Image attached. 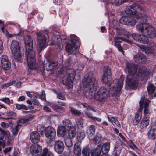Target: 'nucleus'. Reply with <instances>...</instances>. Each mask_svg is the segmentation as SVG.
I'll return each mask as SVG.
<instances>
[{
	"label": "nucleus",
	"mask_w": 156,
	"mask_h": 156,
	"mask_svg": "<svg viewBox=\"0 0 156 156\" xmlns=\"http://www.w3.org/2000/svg\"><path fill=\"white\" fill-rule=\"evenodd\" d=\"M70 110L73 115L79 116L81 114V112L80 111L75 109L72 107L70 108Z\"/></svg>",
	"instance_id": "79ce46f5"
},
{
	"label": "nucleus",
	"mask_w": 156,
	"mask_h": 156,
	"mask_svg": "<svg viewBox=\"0 0 156 156\" xmlns=\"http://www.w3.org/2000/svg\"><path fill=\"white\" fill-rule=\"evenodd\" d=\"M95 126L94 125H90L88 127L87 131V133L89 136H92L95 133Z\"/></svg>",
	"instance_id": "a878e982"
},
{
	"label": "nucleus",
	"mask_w": 156,
	"mask_h": 156,
	"mask_svg": "<svg viewBox=\"0 0 156 156\" xmlns=\"http://www.w3.org/2000/svg\"><path fill=\"white\" fill-rule=\"evenodd\" d=\"M102 147L101 145L97 146L95 151L94 156H101L100 154L102 152Z\"/></svg>",
	"instance_id": "473e14b6"
},
{
	"label": "nucleus",
	"mask_w": 156,
	"mask_h": 156,
	"mask_svg": "<svg viewBox=\"0 0 156 156\" xmlns=\"http://www.w3.org/2000/svg\"><path fill=\"white\" fill-rule=\"evenodd\" d=\"M36 34L37 36V48L39 51H41L47 46L49 37L46 32H36Z\"/></svg>",
	"instance_id": "39448f33"
},
{
	"label": "nucleus",
	"mask_w": 156,
	"mask_h": 156,
	"mask_svg": "<svg viewBox=\"0 0 156 156\" xmlns=\"http://www.w3.org/2000/svg\"><path fill=\"white\" fill-rule=\"evenodd\" d=\"M6 115L8 116L16 117V114L13 111H10L6 112Z\"/></svg>",
	"instance_id": "8fccbe9b"
},
{
	"label": "nucleus",
	"mask_w": 156,
	"mask_h": 156,
	"mask_svg": "<svg viewBox=\"0 0 156 156\" xmlns=\"http://www.w3.org/2000/svg\"><path fill=\"white\" fill-rule=\"evenodd\" d=\"M66 129L63 126H60L57 130L58 136L60 137H62L64 136L66 133Z\"/></svg>",
	"instance_id": "b1692460"
},
{
	"label": "nucleus",
	"mask_w": 156,
	"mask_h": 156,
	"mask_svg": "<svg viewBox=\"0 0 156 156\" xmlns=\"http://www.w3.org/2000/svg\"><path fill=\"white\" fill-rule=\"evenodd\" d=\"M57 97L62 100H64L65 98L64 95L61 93L58 92L57 94Z\"/></svg>",
	"instance_id": "5fc2aeb1"
},
{
	"label": "nucleus",
	"mask_w": 156,
	"mask_h": 156,
	"mask_svg": "<svg viewBox=\"0 0 156 156\" xmlns=\"http://www.w3.org/2000/svg\"><path fill=\"white\" fill-rule=\"evenodd\" d=\"M62 126L66 128V129H69L74 127L71 121L69 119H64L62 121Z\"/></svg>",
	"instance_id": "4be33fe9"
},
{
	"label": "nucleus",
	"mask_w": 156,
	"mask_h": 156,
	"mask_svg": "<svg viewBox=\"0 0 156 156\" xmlns=\"http://www.w3.org/2000/svg\"><path fill=\"white\" fill-rule=\"evenodd\" d=\"M32 103L34 105L37 106H38L40 105V103L38 101L35 99L32 101Z\"/></svg>",
	"instance_id": "69168bd1"
},
{
	"label": "nucleus",
	"mask_w": 156,
	"mask_h": 156,
	"mask_svg": "<svg viewBox=\"0 0 156 156\" xmlns=\"http://www.w3.org/2000/svg\"><path fill=\"white\" fill-rule=\"evenodd\" d=\"M22 36L21 34V33L20 32H19L17 34H8V36L9 37H14L15 36Z\"/></svg>",
	"instance_id": "052dcab7"
},
{
	"label": "nucleus",
	"mask_w": 156,
	"mask_h": 156,
	"mask_svg": "<svg viewBox=\"0 0 156 156\" xmlns=\"http://www.w3.org/2000/svg\"><path fill=\"white\" fill-rule=\"evenodd\" d=\"M2 68L5 70H8L10 67V64L9 61L1 63Z\"/></svg>",
	"instance_id": "58836bf2"
},
{
	"label": "nucleus",
	"mask_w": 156,
	"mask_h": 156,
	"mask_svg": "<svg viewBox=\"0 0 156 156\" xmlns=\"http://www.w3.org/2000/svg\"><path fill=\"white\" fill-rule=\"evenodd\" d=\"M73 151L76 156H80L81 151V148L79 145L76 144H74Z\"/></svg>",
	"instance_id": "cd10ccee"
},
{
	"label": "nucleus",
	"mask_w": 156,
	"mask_h": 156,
	"mask_svg": "<svg viewBox=\"0 0 156 156\" xmlns=\"http://www.w3.org/2000/svg\"><path fill=\"white\" fill-rule=\"evenodd\" d=\"M1 63H3L5 62L8 61L7 56L6 55H2L1 57Z\"/></svg>",
	"instance_id": "3c124183"
},
{
	"label": "nucleus",
	"mask_w": 156,
	"mask_h": 156,
	"mask_svg": "<svg viewBox=\"0 0 156 156\" xmlns=\"http://www.w3.org/2000/svg\"><path fill=\"white\" fill-rule=\"evenodd\" d=\"M109 92L104 87H101L95 95L94 99L99 101H104L108 97Z\"/></svg>",
	"instance_id": "1a4fd4ad"
},
{
	"label": "nucleus",
	"mask_w": 156,
	"mask_h": 156,
	"mask_svg": "<svg viewBox=\"0 0 156 156\" xmlns=\"http://www.w3.org/2000/svg\"><path fill=\"white\" fill-rule=\"evenodd\" d=\"M10 49L15 61L21 62L22 55L19 42L16 40L12 41L10 44Z\"/></svg>",
	"instance_id": "0eeeda50"
},
{
	"label": "nucleus",
	"mask_w": 156,
	"mask_h": 156,
	"mask_svg": "<svg viewBox=\"0 0 156 156\" xmlns=\"http://www.w3.org/2000/svg\"><path fill=\"white\" fill-rule=\"evenodd\" d=\"M1 101L8 105H9L11 103V101L8 98L6 97L2 98L1 99Z\"/></svg>",
	"instance_id": "603ef678"
},
{
	"label": "nucleus",
	"mask_w": 156,
	"mask_h": 156,
	"mask_svg": "<svg viewBox=\"0 0 156 156\" xmlns=\"http://www.w3.org/2000/svg\"><path fill=\"white\" fill-rule=\"evenodd\" d=\"M41 97L40 98H41L42 100H44V99H45V91H43L42 92V94L41 95H40Z\"/></svg>",
	"instance_id": "774afa93"
},
{
	"label": "nucleus",
	"mask_w": 156,
	"mask_h": 156,
	"mask_svg": "<svg viewBox=\"0 0 156 156\" xmlns=\"http://www.w3.org/2000/svg\"><path fill=\"white\" fill-rule=\"evenodd\" d=\"M120 42L118 41H114V45L116 46L118 50L121 52L122 54H124V51L122 50V47L120 44Z\"/></svg>",
	"instance_id": "c9c22d12"
},
{
	"label": "nucleus",
	"mask_w": 156,
	"mask_h": 156,
	"mask_svg": "<svg viewBox=\"0 0 156 156\" xmlns=\"http://www.w3.org/2000/svg\"><path fill=\"white\" fill-rule=\"evenodd\" d=\"M45 134L46 137L48 140L49 142L51 143L53 141L56 136L55 130L52 127L48 126L45 129Z\"/></svg>",
	"instance_id": "f8f14e48"
},
{
	"label": "nucleus",
	"mask_w": 156,
	"mask_h": 156,
	"mask_svg": "<svg viewBox=\"0 0 156 156\" xmlns=\"http://www.w3.org/2000/svg\"><path fill=\"white\" fill-rule=\"evenodd\" d=\"M26 48V56L28 65L30 69L36 68L35 52L32 50L33 40L30 36L27 35L24 38Z\"/></svg>",
	"instance_id": "20e7f679"
},
{
	"label": "nucleus",
	"mask_w": 156,
	"mask_h": 156,
	"mask_svg": "<svg viewBox=\"0 0 156 156\" xmlns=\"http://www.w3.org/2000/svg\"><path fill=\"white\" fill-rule=\"evenodd\" d=\"M58 64L57 61H50L47 60L44 61V69L48 71L52 70L55 67L57 66Z\"/></svg>",
	"instance_id": "4468645a"
},
{
	"label": "nucleus",
	"mask_w": 156,
	"mask_h": 156,
	"mask_svg": "<svg viewBox=\"0 0 156 156\" xmlns=\"http://www.w3.org/2000/svg\"><path fill=\"white\" fill-rule=\"evenodd\" d=\"M148 135L149 137L152 139H154L156 138V129L151 127L149 131Z\"/></svg>",
	"instance_id": "393cba45"
},
{
	"label": "nucleus",
	"mask_w": 156,
	"mask_h": 156,
	"mask_svg": "<svg viewBox=\"0 0 156 156\" xmlns=\"http://www.w3.org/2000/svg\"><path fill=\"white\" fill-rule=\"evenodd\" d=\"M64 111V108L63 107L59 106L58 107V109H57L56 111L59 112L60 113H62Z\"/></svg>",
	"instance_id": "0e129e2a"
},
{
	"label": "nucleus",
	"mask_w": 156,
	"mask_h": 156,
	"mask_svg": "<svg viewBox=\"0 0 156 156\" xmlns=\"http://www.w3.org/2000/svg\"><path fill=\"white\" fill-rule=\"evenodd\" d=\"M127 0H114V3L116 4H121Z\"/></svg>",
	"instance_id": "4d7b16f0"
},
{
	"label": "nucleus",
	"mask_w": 156,
	"mask_h": 156,
	"mask_svg": "<svg viewBox=\"0 0 156 156\" xmlns=\"http://www.w3.org/2000/svg\"><path fill=\"white\" fill-rule=\"evenodd\" d=\"M59 37H58V41H57V42H55V45L57 46V49H58L60 50L62 48V47H61V39L60 38V37L58 36ZM55 44V43H51L50 44L51 45H53V44Z\"/></svg>",
	"instance_id": "a18cd8bd"
},
{
	"label": "nucleus",
	"mask_w": 156,
	"mask_h": 156,
	"mask_svg": "<svg viewBox=\"0 0 156 156\" xmlns=\"http://www.w3.org/2000/svg\"><path fill=\"white\" fill-rule=\"evenodd\" d=\"M149 119L144 117L141 122V126L142 128H144L147 127L149 124Z\"/></svg>",
	"instance_id": "e433bc0d"
},
{
	"label": "nucleus",
	"mask_w": 156,
	"mask_h": 156,
	"mask_svg": "<svg viewBox=\"0 0 156 156\" xmlns=\"http://www.w3.org/2000/svg\"><path fill=\"white\" fill-rule=\"evenodd\" d=\"M0 125L2 127L5 128H7L9 126V125L8 124L4 122H1Z\"/></svg>",
	"instance_id": "13d9d810"
},
{
	"label": "nucleus",
	"mask_w": 156,
	"mask_h": 156,
	"mask_svg": "<svg viewBox=\"0 0 156 156\" xmlns=\"http://www.w3.org/2000/svg\"><path fill=\"white\" fill-rule=\"evenodd\" d=\"M40 156H53L52 153L48 150L44 148L43 150L42 153Z\"/></svg>",
	"instance_id": "4c0bfd02"
},
{
	"label": "nucleus",
	"mask_w": 156,
	"mask_h": 156,
	"mask_svg": "<svg viewBox=\"0 0 156 156\" xmlns=\"http://www.w3.org/2000/svg\"><path fill=\"white\" fill-rule=\"evenodd\" d=\"M30 138L33 143H37L40 138V134L36 131L32 132L30 134Z\"/></svg>",
	"instance_id": "a211bd4d"
},
{
	"label": "nucleus",
	"mask_w": 156,
	"mask_h": 156,
	"mask_svg": "<svg viewBox=\"0 0 156 156\" xmlns=\"http://www.w3.org/2000/svg\"><path fill=\"white\" fill-rule=\"evenodd\" d=\"M3 48L2 42L0 39V55L3 52Z\"/></svg>",
	"instance_id": "e2e57ef3"
},
{
	"label": "nucleus",
	"mask_w": 156,
	"mask_h": 156,
	"mask_svg": "<svg viewBox=\"0 0 156 156\" xmlns=\"http://www.w3.org/2000/svg\"><path fill=\"white\" fill-rule=\"evenodd\" d=\"M72 139L67 138L65 140V142L66 146L68 147H70L73 145Z\"/></svg>",
	"instance_id": "c03bdc74"
},
{
	"label": "nucleus",
	"mask_w": 156,
	"mask_h": 156,
	"mask_svg": "<svg viewBox=\"0 0 156 156\" xmlns=\"http://www.w3.org/2000/svg\"><path fill=\"white\" fill-rule=\"evenodd\" d=\"M28 122V120L26 119H23L18 120L17 123L18 124L20 123H24Z\"/></svg>",
	"instance_id": "6e6d98bb"
},
{
	"label": "nucleus",
	"mask_w": 156,
	"mask_h": 156,
	"mask_svg": "<svg viewBox=\"0 0 156 156\" xmlns=\"http://www.w3.org/2000/svg\"><path fill=\"white\" fill-rule=\"evenodd\" d=\"M125 11L128 16H123L120 19L119 22L121 24L131 26L134 25L136 23V21L133 17L137 19L144 20L143 16L141 14H139L140 12H144V9L138 4H132L126 8Z\"/></svg>",
	"instance_id": "f03ea898"
},
{
	"label": "nucleus",
	"mask_w": 156,
	"mask_h": 156,
	"mask_svg": "<svg viewBox=\"0 0 156 156\" xmlns=\"http://www.w3.org/2000/svg\"><path fill=\"white\" fill-rule=\"evenodd\" d=\"M85 137L84 134L83 132H80L77 136V139L78 140L81 141L83 140Z\"/></svg>",
	"instance_id": "09e8293b"
},
{
	"label": "nucleus",
	"mask_w": 156,
	"mask_h": 156,
	"mask_svg": "<svg viewBox=\"0 0 156 156\" xmlns=\"http://www.w3.org/2000/svg\"><path fill=\"white\" fill-rule=\"evenodd\" d=\"M140 48L142 49H144L145 52L147 54L152 53L154 51V49L150 47H148L145 48L143 46H138Z\"/></svg>",
	"instance_id": "c85d7f7f"
},
{
	"label": "nucleus",
	"mask_w": 156,
	"mask_h": 156,
	"mask_svg": "<svg viewBox=\"0 0 156 156\" xmlns=\"http://www.w3.org/2000/svg\"><path fill=\"white\" fill-rule=\"evenodd\" d=\"M108 120L112 123L114 122L117 126L119 127L120 125L118 120L113 117L110 118L108 116Z\"/></svg>",
	"instance_id": "a19ab883"
},
{
	"label": "nucleus",
	"mask_w": 156,
	"mask_h": 156,
	"mask_svg": "<svg viewBox=\"0 0 156 156\" xmlns=\"http://www.w3.org/2000/svg\"><path fill=\"white\" fill-rule=\"evenodd\" d=\"M76 49L74 48V46L73 44L71 45L70 44H67L66 45V51L70 54H74L73 52Z\"/></svg>",
	"instance_id": "c756f323"
},
{
	"label": "nucleus",
	"mask_w": 156,
	"mask_h": 156,
	"mask_svg": "<svg viewBox=\"0 0 156 156\" xmlns=\"http://www.w3.org/2000/svg\"><path fill=\"white\" fill-rule=\"evenodd\" d=\"M84 112L85 114L89 118H91L92 119V117H93L92 116V114L90 112H88L87 111H86Z\"/></svg>",
	"instance_id": "338daca9"
},
{
	"label": "nucleus",
	"mask_w": 156,
	"mask_h": 156,
	"mask_svg": "<svg viewBox=\"0 0 156 156\" xmlns=\"http://www.w3.org/2000/svg\"><path fill=\"white\" fill-rule=\"evenodd\" d=\"M103 75L111 76V73L109 67L108 66H105L103 69Z\"/></svg>",
	"instance_id": "37998d69"
},
{
	"label": "nucleus",
	"mask_w": 156,
	"mask_h": 156,
	"mask_svg": "<svg viewBox=\"0 0 156 156\" xmlns=\"http://www.w3.org/2000/svg\"><path fill=\"white\" fill-rule=\"evenodd\" d=\"M81 104L83 106V107L86 108L87 110H91L94 112H96L95 109L86 103H81Z\"/></svg>",
	"instance_id": "49530a36"
},
{
	"label": "nucleus",
	"mask_w": 156,
	"mask_h": 156,
	"mask_svg": "<svg viewBox=\"0 0 156 156\" xmlns=\"http://www.w3.org/2000/svg\"><path fill=\"white\" fill-rule=\"evenodd\" d=\"M124 78L121 76L119 80L116 79L110 84V88L111 93L113 95L118 96L120 94L121 90L123 86Z\"/></svg>",
	"instance_id": "423d86ee"
},
{
	"label": "nucleus",
	"mask_w": 156,
	"mask_h": 156,
	"mask_svg": "<svg viewBox=\"0 0 156 156\" xmlns=\"http://www.w3.org/2000/svg\"><path fill=\"white\" fill-rule=\"evenodd\" d=\"M142 110V107L141 109H140V111H138V113L135 115L134 119L133 120V124L134 125H137L139 122L141 117V112Z\"/></svg>",
	"instance_id": "412c9836"
},
{
	"label": "nucleus",
	"mask_w": 156,
	"mask_h": 156,
	"mask_svg": "<svg viewBox=\"0 0 156 156\" xmlns=\"http://www.w3.org/2000/svg\"><path fill=\"white\" fill-rule=\"evenodd\" d=\"M76 75V72L74 69H67L63 78V83L66 86H68L69 88H72L73 80Z\"/></svg>",
	"instance_id": "6e6552de"
},
{
	"label": "nucleus",
	"mask_w": 156,
	"mask_h": 156,
	"mask_svg": "<svg viewBox=\"0 0 156 156\" xmlns=\"http://www.w3.org/2000/svg\"><path fill=\"white\" fill-rule=\"evenodd\" d=\"M64 145L63 142L61 141L56 142L54 145L55 151L58 153H61L64 149Z\"/></svg>",
	"instance_id": "f3484780"
},
{
	"label": "nucleus",
	"mask_w": 156,
	"mask_h": 156,
	"mask_svg": "<svg viewBox=\"0 0 156 156\" xmlns=\"http://www.w3.org/2000/svg\"><path fill=\"white\" fill-rule=\"evenodd\" d=\"M145 35V34H140L135 33L132 34V36L133 38L136 41L146 44L148 42L149 40Z\"/></svg>",
	"instance_id": "ddd939ff"
},
{
	"label": "nucleus",
	"mask_w": 156,
	"mask_h": 156,
	"mask_svg": "<svg viewBox=\"0 0 156 156\" xmlns=\"http://www.w3.org/2000/svg\"><path fill=\"white\" fill-rule=\"evenodd\" d=\"M129 147L133 149H134V148L138 149L137 147L133 142H132L131 144L129 145Z\"/></svg>",
	"instance_id": "680f3d73"
},
{
	"label": "nucleus",
	"mask_w": 156,
	"mask_h": 156,
	"mask_svg": "<svg viewBox=\"0 0 156 156\" xmlns=\"http://www.w3.org/2000/svg\"><path fill=\"white\" fill-rule=\"evenodd\" d=\"M101 134H97L93 139L94 143L95 144L99 143L101 141Z\"/></svg>",
	"instance_id": "f704fd0d"
},
{
	"label": "nucleus",
	"mask_w": 156,
	"mask_h": 156,
	"mask_svg": "<svg viewBox=\"0 0 156 156\" xmlns=\"http://www.w3.org/2000/svg\"><path fill=\"white\" fill-rule=\"evenodd\" d=\"M21 126V125L18 124L12 129V131L13 135H16L17 134Z\"/></svg>",
	"instance_id": "ea45409f"
},
{
	"label": "nucleus",
	"mask_w": 156,
	"mask_h": 156,
	"mask_svg": "<svg viewBox=\"0 0 156 156\" xmlns=\"http://www.w3.org/2000/svg\"><path fill=\"white\" fill-rule=\"evenodd\" d=\"M83 81L84 86L87 88V90L84 93L86 97L90 99L94 98L95 94L93 91L96 90L98 82L93 77V73L90 72L87 74Z\"/></svg>",
	"instance_id": "7ed1b4c3"
},
{
	"label": "nucleus",
	"mask_w": 156,
	"mask_h": 156,
	"mask_svg": "<svg viewBox=\"0 0 156 156\" xmlns=\"http://www.w3.org/2000/svg\"><path fill=\"white\" fill-rule=\"evenodd\" d=\"M110 144L109 142L105 143L103 145L102 147L103 154H105L108 152L110 149Z\"/></svg>",
	"instance_id": "bb28decb"
},
{
	"label": "nucleus",
	"mask_w": 156,
	"mask_h": 156,
	"mask_svg": "<svg viewBox=\"0 0 156 156\" xmlns=\"http://www.w3.org/2000/svg\"><path fill=\"white\" fill-rule=\"evenodd\" d=\"M68 129V135L69 138L73 139L75 137L76 135V128L74 126Z\"/></svg>",
	"instance_id": "7c9ffc66"
},
{
	"label": "nucleus",
	"mask_w": 156,
	"mask_h": 156,
	"mask_svg": "<svg viewBox=\"0 0 156 156\" xmlns=\"http://www.w3.org/2000/svg\"><path fill=\"white\" fill-rule=\"evenodd\" d=\"M112 80L111 76L103 75L102 81L105 83H108V84Z\"/></svg>",
	"instance_id": "2f4dec72"
},
{
	"label": "nucleus",
	"mask_w": 156,
	"mask_h": 156,
	"mask_svg": "<svg viewBox=\"0 0 156 156\" xmlns=\"http://www.w3.org/2000/svg\"><path fill=\"white\" fill-rule=\"evenodd\" d=\"M72 44L74 46V48L77 49L80 46V43L78 40V38L74 36L71 39Z\"/></svg>",
	"instance_id": "5701e85b"
},
{
	"label": "nucleus",
	"mask_w": 156,
	"mask_h": 156,
	"mask_svg": "<svg viewBox=\"0 0 156 156\" xmlns=\"http://www.w3.org/2000/svg\"><path fill=\"white\" fill-rule=\"evenodd\" d=\"M147 88L148 94H151L154 92L156 87L153 85L150 84L147 86Z\"/></svg>",
	"instance_id": "72a5a7b5"
},
{
	"label": "nucleus",
	"mask_w": 156,
	"mask_h": 156,
	"mask_svg": "<svg viewBox=\"0 0 156 156\" xmlns=\"http://www.w3.org/2000/svg\"><path fill=\"white\" fill-rule=\"evenodd\" d=\"M0 140H2L4 136L7 141V145H12L13 142V138L10 136L9 131L2 129L0 128Z\"/></svg>",
	"instance_id": "9b49d317"
},
{
	"label": "nucleus",
	"mask_w": 156,
	"mask_h": 156,
	"mask_svg": "<svg viewBox=\"0 0 156 156\" xmlns=\"http://www.w3.org/2000/svg\"><path fill=\"white\" fill-rule=\"evenodd\" d=\"M88 151V149L87 147H86L83 148L82 150V154L86 155L87 154Z\"/></svg>",
	"instance_id": "bf43d9fd"
},
{
	"label": "nucleus",
	"mask_w": 156,
	"mask_h": 156,
	"mask_svg": "<svg viewBox=\"0 0 156 156\" xmlns=\"http://www.w3.org/2000/svg\"><path fill=\"white\" fill-rule=\"evenodd\" d=\"M145 34L148 37L153 38L156 36V34L155 30L153 27L151 26H148L145 30Z\"/></svg>",
	"instance_id": "6ab92c4d"
},
{
	"label": "nucleus",
	"mask_w": 156,
	"mask_h": 156,
	"mask_svg": "<svg viewBox=\"0 0 156 156\" xmlns=\"http://www.w3.org/2000/svg\"><path fill=\"white\" fill-rule=\"evenodd\" d=\"M41 150V147L37 144L32 145L30 149V153L33 156H37Z\"/></svg>",
	"instance_id": "2eb2a0df"
},
{
	"label": "nucleus",
	"mask_w": 156,
	"mask_h": 156,
	"mask_svg": "<svg viewBox=\"0 0 156 156\" xmlns=\"http://www.w3.org/2000/svg\"><path fill=\"white\" fill-rule=\"evenodd\" d=\"M133 58L135 61L137 63H143L147 60L146 57L141 53H138L134 56Z\"/></svg>",
	"instance_id": "dca6fc26"
},
{
	"label": "nucleus",
	"mask_w": 156,
	"mask_h": 156,
	"mask_svg": "<svg viewBox=\"0 0 156 156\" xmlns=\"http://www.w3.org/2000/svg\"><path fill=\"white\" fill-rule=\"evenodd\" d=\"M150 102V101L148 100H145L144 96H142L141 98V100L139 102L140 108H139V111L140 109H141L142 107L143 108V105H144V117L149 119V115L150 114L151 112L149 109L148 105Z\"/></svg>",
	"instance_id": "9d476101"
},
{
	"label": "nucleus",
	"mask_w": 156,
	"mask_h": 156,
	"mask_svg": "<svg viewBox=\"0 0 156 156\" xmlns=\"http://www.w3.org/2000/svg\"><path fill=\"white\" fill-rule=\"evenodd\" d=\"M137 66L129 62L126 63V70H127L129 74L126 79V84L130 88H133L137 86L138 78L140 76L143 78L148 76L149 71L144 67H140L139 70V74L136 75Z\"/></svg>",
	"instance_id": "f257e3e1"
},
{
	"label": "nucleus",
	"mask_w": 156,
	"mask_h": 156,
	"mask_svg": "<svg viewBox=\"0 0 156 156\" xmlns=\"http://www.w3.org/2000/svg\"><path fill=\"white\" fill-rule=\"evenodd\" d=\"M147 24L143 23H139L136 26V28L139 31L141 32L142 34H145V30L148 27Z\"/></svg>",
	"instance_id": "aec40b11"
},
{
	"label": "nucleus",
	"mask_w": 156,
	"mask_h": 156,
	"mask_svg": "<svg viewBox=\"0 0 156 156\" xmlns=\"http://www.w3.org/2000/svg\"><path fill=\"white\" fill-rule=\"evenodd\" d=\"M16 108L17 109L19 110L23 109L25 110H27L28 109V107L23 104H16Z\"/></svg>",
	"instance_id": "de8ad7c7"
},
{
	"label": "nucleus",
	"mask_w": 156,
	"mask_h": 156,
	"mask_svg": "<svg viewBox=\"0 0 156 156\" xmlns=\"http://www.w3.org/2000/svg\"><path fill=\"white\" fill-rule=\"evenodd\" d=\"M76 124L78 128H80L83 127V123L82 120L81 119L78 120L76 122Z\"/></svg>",
	"instance_id": "864d4df0"
}]
</instances>
